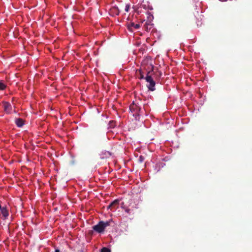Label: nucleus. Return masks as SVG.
Returning <instances> with one entry per match:
<instances>
[{
  "label": "nucleus",
  "instance_id": "obj_18",
  "mask_svg": "<svg viewBox=\"0 0 252 252\" xmlns=\"http://www.w3.org/2000/svg\"><path fill=\"white\" fill-rule=\"evenodd\" d=\"M220 1H226L227 0H220Z\"/></svg>",
  "mask_w": 252,
  "mask_h": 252
},
{
  "label": "nucleus",
  "instance_id": "obj_4",
  "mask_svg": "<svg viewBox=\"0 0 252 252\" xmlns=\"http://www.w3.org/2000/svg\"><path fill=\"white\" fill-rule=\"evenodd\" d=\"M3 108L4 112L6 114H10L11 112L12 107L11 104L6 101H3L2 102Z\"/></svg>",
  "mask_w": 252,
  "mask_h": 252
},
{
  "label": "nucleus",
  "instance_id": "obj_7",
  "mask_svg": "<svg viewBox=\"0 0 252 252\" xmlns=\"http://www.w3.org/2000/svg\"><path fill=\"white\" fill-rule=\"evenodd\" d=\"M15 124L18 127H21L24 125V122L22 119L17 118L15 119Z\"/></svg>",
  "mask_w": 252,
  "mask_h": 252
},
{
  "label": "nucleus",
  "instance_id": "obj_15",
  "mask_svg": "<svg viewBox=\"0 0 252 252\" xmlns=\"http://www.w3.org/2000/svg\"><path fill=\"white\" fill-rule=\"evenodd\" d=\"M143 159H144V158L142 156H140L139 157V160L141 162H142L143 160Z\"/></svg>",
  "mask_w": 252,
  "mask_h": 252
},
{
  "label": "nucleus",
  "instance_id": "obj_17",
  "mask_svg": "<svg viewBox=\"0 0 252 252\" xmlns=\"http://www.w3.org/2000/svg\"><path fill=\"white\" fill-rule=\"evenodd\" d=\"M144 26L145 27V29H147L148 28V25L147 24H145Z\"/></svg>",
  "mask_w": 252,
  "mask_h": 252
},
{
  "label": "nucleus",
  "instance_id": "obj_5",
  "mask_svg": "<svg viewBox=\"0 0 252 252\" xmlns=\"http://www.w3.org/2000/svg\"><path fill=\"white\" fill-rule=\"evenodd\" d=\"M119 203V200L118 199L114 200L107 206V209L112 211L116 210L118 208Z\"/></svg>",
  "mask_w": 252,
  "mask_h": 252
},
{
  "label": "nucleus",
  "instance_id": "obj_16",
  "mask_svg": "<svg viewBox=\"0 0 252 252\" xmlns=\"http://www.w3.org/2000/svg\"><path fill=\"white\" fill-rule=\"evenodd\" d=\"M55 252H60V250L59 249H56Z\"/></svg>",
  "mask_w": 252,
  "mask_h": 252
},
{
  "label": "nucleus",
  "instance_id": "obj_3",
  "mask_svg": "<svg viewBox=\"0 0 252 252\" xmlns=\"http://www.w3.org/2000/svg\"><path fill=\"white\" fill-rule=\"evenodd\" d=\"M93 229L94 231L97 233H103L105 229L102 224V221H99V222L96 225L93 226Z\"/></svg>",
  "mask_w": 252,
  "mask_h": 252
},
{
  "label": "nucleus",
  "instance_id": "obj_14",
  "mask_svg": "<svg viewBox=\"0 0 252 252\" xmlns=\"http://www.w3.org/2000/svg\"><path fill=\"white\" fill-rule=\"evenodd\" d=\"M125 212H126L127 213H128V214H129V213H130V210L129 209H128V208H126V209H125Z\"/></svg>",
  "mask_w": 252,
  "mask_h": 252
},
{
  "label": "nucleus",
  "instance_id": "obj_19",
  "mask_svg": "<svg viewBox=\"0 0 252 252\" xmlns=\"http://www.w3.org/2000/svg\"><path fill=\"white\" fill-rule=\"evenodd\" d=\"M107 154H108V155H109V156L110 155V153L109 152H108V153H107Z\"/></svg>",
  "mask_w": 252,
  "mask_h": 252
},
{
  "label": "nucleus",
  "instance_id": "obj_2",
  "mask_svg": "<svg viewBox=\"0 0 252 252\" xmlns=\"http://www.w3.org/2000/svg\"><path fill=\"white\" fill-rule=\"evenodd\" d=\"M129 109L133 116L137 118V117L140 116L141 113V108L137 104L133 102L129 106Z\"/></svg>",
  "mask_w": 252,
  "mask_h": 252
},
{
  "label": "nucleus",
  "instance_id": "obj_11",
  "mask_svg": "<svg viewBox=\"0 0 252 252\" xmlns=\"http://www.w3.org/2000/svg\"><path fill=\"white\" fill-rule=\"evenodd\" d=\"M101 252H111V250L110 249L108 248L103 247V248H102Z\"/></svg>",
  "mask_w": 252,
  "mask_h": 252
},
{
  "label": "nucleus",
  "instance_id": "obj_13",
  "mask_svg": "<svg viewBox=\"0 0 252 252\" xmlns=\"http://www.w3.org/2000/svg\"><path fill=\"white\" fill-rule=\"evenodd\" d=\"M129 5L127 4L126 6V8H125V11L126 12H128L129 11Z\"/></svg>",
  "mask_w": 252,
  "mask_h": 252
},
{
  "label": "nucleus",
  "instance_id": "obj_8",
  "mask_svg": "<svg viewBox=\"0 0 252 252\" xmlns=\"http://www.w3.org/2000/svg\"><path fill=\"white\" fill-rule=\"evenodd\" d=\"M111 222H112V220H109L108 221H102V224H103V225L104 226V229H105L106 227L110 225V223Z\"/></svg>",
  "mask_w": 252,
  "mask_h": 252
},
{
  "label": "nucleus",
  "instance_id": "obj_12",
  "mask_svg": "<svg viewBox=\"0 0 252 252\" xmlns=\"http://www.w3.org/2000/svg\"><path fill=\"white\" fill-rule=\"evenodd\" d=\"M139 76L138 77L139 79H145V77H144V74L141 72V70H139Z\"/></svg>",
  "mask_w": 252,
  "mask_h": 252
},
{
  "label": "nucleus",
  "instance_id": "obj_6",
  "mask_svg": "<svg viewBox=\"0 0 252 252\" xmlns=\"http://www.w3.org/2000/svg\"><path fill=\"white\" fill-rule=\"evenodd\" d=\"M127 29L129 31H132V28L135 29H138L140 28V25L139 24H134L133 22H130L127 26Z\"/></svg>",
  "mask_w": 252,
  "mask_h": 252
},
{
  "label": "nucleus",
  "instance_id": "obj_10",
  "mask_svg": "<svg viewBox=\"0 0 252 252\" xmlns=\"http://www.w3.org/2000/svg\"><path fill=\"white\" fill-rule=\"evenodd\" d=\"M116 122L114 121H110L109 123V127L113 128L115 126Z\"/></svg>",
  "mask_w": 252,
  "mask_h": 252
},
{
  "label": "nucleus",
  "instance_id": "obj_1",
  "mask_svg": "<svg viewBox=\"0 0 252 252\" xmlns=\"http://www.w3.org/2000/svg\"><path fill=\"white\" fill-rule=\"evenodd\" d=\"M150 72H148L145 78V80L147 82L149 83V84L147 85L149 90L151 91H154L156 90L155 81L154 80L152 76L149 75Z\"/></svg>",
  "mask_w": 252,
  "mask_h": 252
},
{
  "label": "nucleus",
  "instance_id": "obj_9",
  "mask_svg": "<svg viewBox=\"0 0 252 252\" xmlns=\"http://www.w3.org/2000/svg\"><path fill=\"white\" fill-rule=\"evenodd\" d=\"M6 87V85L4 84L3 81H0V90H3L5 89Z\"/></svg>",
  "mask_w": 252,
  "mask_h": 252
}]
</instances>
